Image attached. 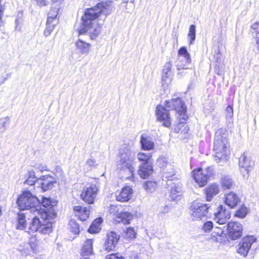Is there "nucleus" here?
<instances>
[{
	"label": "nucleus",
	"mask_w": 259,
	"mask_h": 259,
	"mask_svg": "<svg viewBox=\"0 0 259 259\" xmlns=\"http://www.w3.org/2000/svg\"><path fill=\"white\" fill-rule=\"evenodd\" d=\"M111 11V9L103 3H99L96 7L87 9L81 18V25L79 27L77 25L75 26L79 35L87 32L91 39H95L101 32L104 19Z\"/></svg>",
	"instance_id": "f257e3e1"
},
{
	"label": "nucleus",
	"mask_w": 259,
	"mask_h": 259,
	"mask_svg": "<svg viewBox=\"0 0 259 259\" xmlns=\"http://www.w3.org/2000/svg\"><path fill=\"white\" fill-rule=\"evenodd\" d=\"M56 217V213L53 210L41 211L40 214H36L33 218L27 233L30 234L38 231L43 234H50L53 230L52 221Z\"/></svg>",
	"instance_id": "f03ea898"
},
{
	"label": "nucleus",
	"mask_w": 259,
	"mask_h": 259,
	"mask_svg": "<svg viewBox=\"0 0 259 259\" xmlns=\"http://www.w3.org/2000/svg\"><path fill=\"white\" fill-rule=\"evenodd\" d=\"M135 161V153L128 146L123 145L119 151L116 162L117 169L124 172L128 173L131 177L134 178Z\"/></svg>",
	"instance_id": "7ed1b4c3"
},
{
	"label": "nucleus",
	"mask_w": 259,
	"mask_h": 259,
	"mask_svg": "<svg viewBox=\"0 0 259 259\" xmlns=\"http://www.w3.org/2000/svg\"><path fill=\"white\" fill-rule=\"evenodd\" d=\"M228 147V142L226 130L222 128L218 129L215 132L213 145L214 160L217 163L227 160Z\"/></svg>",
	"instance_id": "20e7f679"
},
{
	"label": "nucleus",
	"mask_w": 259,
	"mask_h": 259,
	"mask_svg": "<svg viewBox=\"0 0 259 259\" xmlns=\"http://www.w3.org/2000/svg\"><path fill=\"white\" fill-rule=\"evenodd\" d=\"M17 204L20 209H29L34 214H39L40 200L29 191H25L17 198Z\"/></svg>",
	"instance_id": "39448f33"
},
{
	"label": "nucleus",
	"mask_w": 259,
	"mask_h": 259,
	"mask_svg": "<svg viewBox=\"0 0 259 259\" xmlns=\"http://www.w3.org/2000/svg\"><path fill=\"white\" fill-rule=\"evenodd\" d=\"M209 206L201 202H193L190 207V213L194 221L201 220L207 216Z\"/></svg>",
	"instance_id": "423d86ee"
},
{
	"label": "nucleus",
	"mask_w": 259,
	"mask_h": 259,
	"mask_svg": "<svg viewBox=\"0 0 259 259\" xmlns=\"http://www.w3.org/2000/svg\"><path fill=\"white\" fill-rule=\"evenodd\" d=\"M164 106L169 110H175L180 115V118L186 119L187 118L186 115V107L184 103L181 98L172 99L170 101H166Z\"/></svg>",
	"instance_id": "0eeeda50"
},
{
	"label": "nucleus",
	"mask_w": 259,
	"mask_h": 259,
	"mask_svg": "<svg viewBox=\"0 0 259 259\" xmlns=\"http://www.w3.org/2000/svg\"><path fill=\"white\" fill-rule=\"evenodd\" d=\"M99 191L98 187L94 184L90 187H85L80 194L81 199L88 204H93L95 202Z\"/></svg>",
	"instance_id": "6e6552de"
},
{
	"label": "nucleus",
	"mask_w": 259,
	"mask_h": 259,
	"mask_svg": "<svg viewBox=\"0 0 259 259\" xmlns=\"http://www.w3.org/2000/svg\"><path fill=\"white\" fill-rule=\"evenodd\" d=\"M191 63V57L187 48L181 47L178 51V60L176 61V66L178 70L187 69Z\"/></svg>",
	"instance_id": "1a4fd4ad"
},
{
	"label": "nucleus",
	"mask_w": 259,
	"mask_h": 259,
	"mask_svg": "<svg viewBox=\"0 0 259 259\" xmlns=\"http://www.w3.org/2000/svg\"><path fill=\"white\" fill-rule=\"evenodd\" d=\"M227 235L232 240H236L240 238L242 234V225L236 222H231L226 226Z\"/></svg>",
	"instance_id": "9d476101"
},
{
	"label": "nucleus",
	"mask_w": 259,
	"mask_h": 259,
	"mask_svg": "<svg viewBox=\"0 0 259 259\" xmlns=\"http://www.w3.org/2000/svg\"><path fill=\"white\" fill-rule=\"evenodd\" d=\"M256 241V238L253 236L243 238L238 244L237 252L243 256H246L252 244Z\"/></svg>",
	"instance_id": "9b49d317"
},
{
	"label": "nucleus",
	"mask_w": 259,
	"mask_h": 259,
	"mask_svg": "<svg viewBox=\"0 0 259 259\" xmlns=\"http://www.w3.org/2000/svg\"><path fill=\"white\" fill-rule=\"evenodd\" d=\"M169 111L165 106L163 107L159 105L156 108V114L157 120L162 122L163 126L169 127L171 124V119L168 113Z\"/></svg>",
	"instance_id": "f8f14e48"
},
{
	"label": "nucleus",
	"mask_w": 259,
	"mask_h": 259,
	"mask_svg": "<svg viewBox=\"0 0 259 259\" xmlns=\"http://www.w3.org/2000/svg\"><path fill=\"white\" fill-rule=\"evenodd\" d=\"M57 182V179L49 175H44L38 179L37 184L42 191H48L54 187Z\"/></svg>",
	"instance_id": "ddd939ff"
},
{
	"label": "nucleus",
	"mask_w": 259,
	"mask_h": 259,
	"mask_svg": "<svg viewBox=\"0 0 259 259\" xmlns=\"http://www.w3.org/2000/svg\"><path fill=\"white\" fill-rule=\"evenodd\" d=\"M214 219L220 225H223L230 218L231 214L223 205H220L214 213Z\"/></svg>",
	"instance_id": "4468645a"
},
{
	"label": "nucleus",
	"mask_w": 259,
	"mask_h": 259,
	"mask_svg": "<svg viewBox=\"0 0 259 259\" xmlns=\"http://www.w3.org/2000/svg\"><path fill=\"white\" fill-rule=\"evenodd\" d=\"M252 162L247 156L243 154L239 159L240 170L244 177H248Z\"/></svg>",
	"instance_id": "2eb2a0df"
},
{
	"label": "nucleus",
	"mask_w": 259,
	"mask_h": 259,
	"mask_svg": "<svg viewBox=\"0 0 259 259\" xmlns=\"http://www.w3.org/2000/svg\"><path fill=\"white\" fill-rule=\"evenodd\" d=\"M172 64L170 62H166L163 68L162 72V81L167 85L171 82L172 72L171 71Z\"/></svg>",
	"instance_id": "dca6fc26"
},
{
	"label": "nucleus",
	"mask_w": 259,
	"mask_h": 259,
	"mask_svg": "<svg viewBox=\"0 0 259 259\" xmlns=\"http://www.w3.org/2000/svg\"><path fill=\"white\" fill-rule=\"evenodd\" d=\"M133 190L130 186L123 187L119 192L116 193V200L121 202L128 201L132 197Z\"/></svg>",
	"instance_id": "f3484780"
},
{
	"label": "nucleus",
	"mask_w": 259,
	"mask_h": 259,
	"mask_svg": "<svg viewBox=\"0 0 259 259\" xmlns=\"http://www.w3.org/2000/svg\"><path fill=\"white\" fill-rule=\"evenodd\" d=\"M192 176L195 182L198 184L200 186H204L208 180L207 176L202 171L201 168L195 169L192 172Z\"/></svg>",
	"instance_id": "a211bd4d"
},
{
	"label": "nucleus",
	"mask_w": 259,
	"mask_h": 259,
	"mask_svg": "<svg viewBox=\"0 0 259 259\" xmlns=\"http://www.w3.org/2000/svg\"><path fill=\"white\" fill-rule=\"evenodd\" d=\"M56 205V202L54 200H51L50 198L42 197L41 201H40L39 209L41 212H44L47 210V211L53 210L55 212L54 209L53 208V206ZM41 212H39L40 214Z\"/></svg>",
	"instance_id": "6ab92c4d"
},
{
	"label": "nucleus",
	"mask_w": 259,
	"mask_h": 259,
	"mask_svg": "<svg viewBox=\"0 0 259 259\" xmlns=\"http://www.w3.org/2000/svg\"><path fill=\"white\" fill-rule=\"evenodd\" d=\"M75 50L81 55H88L90 50L91 45L79 38L75 43Z\"/></svg>",
	"instance_id": "aec40b11"
},
{
	"label": "nucleus",
	"mask_w": 259,
	"mask_h": 259,
	"mask_svg": "<svg viewBox=\"0 0 259 259\" xmlns=\"http://www.w3.org/2000/svg\"><path fill=\"white\" fill-rule=\"evenodd\" d=\"M206 200L210 201L213 197L217 195L220 192L219 186L217 184H212L208 185L205 189Z\"/></svg>",
	"instance_id": "412c9836"
},
{
	"label": "nucleus",
	"mask_w": 259,
	"mask_h": 259,
	"mask_svg": "<svg viewBox=\"0 0 259 259\" xmlns=\"http://www.w3.org/2000/svg\"><path fill=\"white\" fill-rule=\"evenodd\" d=\"M183 189L182 184L180 183L173 184L170 189L169 196L174 200H178L180 199L183 193Z\"/></svg>",
	"instance_id": "4be33fe9"
},
{
	"label": "nucleus",
	"mask_w": 259,
	"mask_h": 259,
	"mask_svg": "<svg viewBox=\"0 0 259 259\" xmlns=\"http://www.w3.org/2000/svg\"><path fill=\"white\" fill-rule=\"evenodd\" d=\"M94 240L91 239H87L82 244L80 250L81 256H89L93 254Z\"/></svg>",
	"instance_id": "5701e85b"
},
{
	"label": "nucleus",
	"mask_w": 259,
	"mask_h": 259,
	"mask_svg": "<svg viewBox=\"0 0 259 259\" xmlns=\"http://www.w3.org/2000/svg\"><path fill=\"white\" fill-rule=\"evenodd\" d=\"M75 215L82 221H85L90 215V210L87 207L75 206L73 208Z\"/></svg>",
	"instance_id": "b1692460"
},
{
	"label": "nucleus",
	"mask_w": 259,
	"mask_h": 259,
	"mask_svg": "<svg viewBox=\"0 0 259 259\" xmlns=\"http://www.w3.org/2000/svg\"><path fill=\"white\" fill-rule=\"evenodd\" d=\"M138 174L141 178L146 179L150 176L153 172V167L152 163L141 164L139 166Z\"/></svg>",
	"instance_id": "393cba45"
},
{
	"label": "nucleus",
	"mask_w": 259,
	"mask_h": 259,
	"mask_svg": "<svg viewBox=\"0 0 259 259\" xmlns=\"http://www.w3.org/2000/svg\"><path fill=\"white\" fill-rule=\"evenodd\" d=\"M239 201V198L233 192L227 194L225 196V202L226 204L232 208L236 206Z\"/></svg>",
	"instance_id": "a878e982"
},
{
	"label": "nucleus",
	"mask_w": 259,
	"mask_h": 259,
	"mask_svg": "<svg viewBox=\"0 0 259 259\" xmlns=\"http://www.w3.org/2000/svg\"><path fill=\"white\" fill-rule=\"evenodd\" d=\"M142 148L145 150H152L154 148V143L152 138L142 135L140 140Z\"/></svg>",
	"instance_id": "bb28decb"
},
{
	"label": "nucleus",
	"mask_w": 259,
	"mask_h": 259,
	"mask_svg": "<svg viewBox=\"0 0 259 259\" xmlns=\"http://www.w3.org/2000/svg\"><path fill=\"white\" fill-rule=\"evenodd\" d=\"M227 235V231L225 226H224L223 228L215 227L212 233V236L213 237H219L220 238L219 240L217 238V242H221L223 240L225 239L226 238Z\"/></svg>",
	"instance_id": "cd10ccee"
},
{
	"label": "nucleus",
	"mask_w": 259,
	"mask_h": 259,
	"mask_svg": "<svg viewBox=\"0 0 259 259\" xmlns=\"http://www.w3.org/2000/svg\"><path fill=\"white\" fill-rule=\"evenodd\" d=\"M61 7V3L59 1H56L54 3L51 8L48 14V19L54 20L58 19V12Z\"/></svg>",
	"instance_id": "c85d7f7f"
},
{
	"label": "nucleus",
	"mask_w": 259,
	"mask_h": 259,
	"mask_svg": "<svg viewBox=\"0 0 259 259\" xmlns=\"http://www.w3.org/2000/svg\"><path fill=\"white\" fill-rule=\"evenodd\" d=\"M133 218V216L131 213L128 212H121L118 214L117 218H114V220L117 223L122 222L124 224H128Z\"/></svg>",
	"instance_id": "c756f323"
},
{
	"label": "nucleus",
	"mask_w": 259,
	"mask_h": 259,
	"mask_svg": "<svg viewBox=\"0 0 259 259\" xmlns=\"http://www.w3.org/2000/svg\"><path fill=\"white\" fill-rule=\"evenodd\" d=\"M17 220V229L22 230L25 231L26 232H27V231L30 227V224L28 226H27L25 214L23 213H18Z\"/></svg>",
	"instance_id": "7c9ffc66"
},
{
	"label": "nucleus",
	"mask_w": 259,
	"mask_h": 259,
	"mask_svg": "<svg viewBox=\"0 0 259 259\" xmlns=\"http://www.w3.org/2000/svg\"><path fill=\"white\" fill-rule=\"evenodd\" d=\"M163 172V177L167 179L168 180H171L172 179V177L175 175V170L174 166L170 163L167 165V166L164 167V169L162 170Z\"/></svg>",
	"instance_id": "2f4dec72"
},
{
	"label": "nucleus",
	"mask_w": 259,
	"mask_h": 259,
	"mask_svg": "<svg viewBox=\"0 0 259 259\" xmlns=\"http://www.w3.org/2000/svg\"><path fill=\"white\" fill-rule=\"evenodd\" d=\"M58 23V19L54 20H47L46 28L44 31L45 36H49L53 31L54 27Z\"/></svg>",
	"instance_id": "473e14b6"
},
{
	"label": "nucleus",
	"mask_w": 259,
	"mask_h": 259,
	"mask_svg": "<svg viewBox=\"0 0 259 259\" xmlns=\"http://www.w3.org/2000/svg\"><path fill=\"white\" fill-rule=\"evenodd\" d=\"M152 154L151 153L139 152L137 155V158L142 164H150L151 163L150 159L152 157Z\"/></svg>",
	"instance_id": "72a5a7b5"
},
{
	"label": "nucleus",
	"mask_w": 259,
	"mask_h": 259,
	"mask_svg": "<svg viewBox=\"0 0 259 259\" xmlns=\"http://www.w3.org/2000/svg\"><path fill=\"white\" fill-rule=\"evenodd\" d=\"M220 182L222 187L224 189H231L234 184L232 178L227 175L222 176Z\"/></svg>",
	"instance_id": "f704fd0d"
},
{
	"label": "nucleus",
	"mask_w": 259,
	"mask_h": 259,
	"mask_svg": "<svg viewBox=\"0 0 259 259\" xmlns=\"http://www.w3.org/2000/svg\"><path fill=\"white\" fill-rule=\"evenodd\" d=\"M27 179L25 183L29 185H33L36 182H37L38 179L35 176L34 171H29L26 175Z\"/></svg>",
	"instance_id": "c9c22d12"
},
{
	"label": "nucleus",
	"mask_w": 259,
	"mask_h": 259,
	"mask_svg": "<svg viewBox=\"0 0 259 259\" xmlns=\"http://www.w3.org/2000/svg\"><path fill=\"white\" fill-rule=\"evenodd\" d=\"M188 38L189 45L193 44L196 38V26L194 25H190L188 34Z\"/></svg>",
	"instance_id": "e433bc0d"
},
{
	"label": "nucleus",
	"mask_w": 259,
	"mask_h": 259,
	"mask_svg": "<svg viewBox=\"0 0 259 259\" xmlns=\"http://www.w3.org/2000/svg\"><path fill=\"white\" fill-rule=\"evenodd\" d=\"M39 241L35 236H32L29 239V242L28 243L30 245V249L33 252H36L38 250Z\"/></svg>",
	"instance_id": "4c0bfd02"
},
{
	"label": "nucleus",
	"mask_w": 259,
	"mask_h": 259,
	"mask_svg": "<svg viewBox=\"0 0 259 259\" xmlns=\"http://www.w3.org/2000/svg\"><path fill=\"white\" fill-rule=\"evenodd\" d=\"M18 249L23 255H27L30 253V245L28 243L23 242L21 243L19 245Z\"/></svg>",
	"instance_id": "58836bf2"
},
{
	"label": "nucleus",
	"mask_w": 259,
	"mask_h": 259,
	"mask_svg": "<svg viewBox=\"0 0 259 259\" xmlns=\"http://www.w3.org/2000/svg\"><path fill=\"white\" fill-rule=\"evenodd\" d=\"M250 32L252 35V36L255 38H256V42L257 44H258L259 40L258 38H259V24L257 22H255L253 23L251 27V30Z\"/></svg>",
	"instance_id": "ea45409f"
},
{
	"label": "nucleus",
	"mask_w": 259,
	"mask_h": 259,
	"mask_svg": "<svg viewBox=\"0 0 259 259\" xmlns=\"http://www.w3.org/2000/svg\"><path fill=\"white\" fill-rule=\"evenodd\" d=\"M120 238V236L117 234L116 232L113 231H111L107 233V239L110 242L114 243L115 245L118 243Z\"/></svg>",
	"instance_id": "a19ab883"
},
{
	"label": "nucleus",
	"mask_w": 259,
	"mask_h": 259,
	"mask_svg": "<svg viewBox=\"0 0 259 259\" xmlns=\"http://www.w3.org/2000/svg\"><path fill=\"white\" fill-rule=\"evenodd\" d=\"M10 117H5L0 118V134L4 133L7 130V126L10 123Z\"/></svg>",
	"instance_id": "79ce46f5"
},
{
	"label": "nucleus",
	"mask_w": 259,
	"mask_h": 259,
	"mask_svg": "<svg viewBox=\"0 0 259 259\" xmlns=\"http://www.w3.org/2000/svg\"><path fill=\"white\" fill-rule=\"evenodd\" d=\"M248 213V209L244 205H242L236 212L235 216L240 218H245Z\"/></svg>",
	"instance_id": "37998d69"
},
{
	"label": "nucleus",
	"mask_w": 259,
	"mask_h": 259,
	"mask_svg": "<svg viewBox=\"0 0 259 259\" xmlns=\"http://www.w3.org/2000/svg\"><path fill=\"white\" fill-rule=\"evenodd\" d=\"M157 184L155 182L149 181L144 183V188L148 192L152 193L153 192Z\"/></svg>",
	"instance_id": "c03bdc74"
},
{
	"label": "nucleus",
	"mask_w": 259,
	"mask_h": 259,
	"mask_svg": "<svg viewBox=\"0 0 259 259\" xmlns=\"http://www.w3.org/2000/svg\"><path fill=\"white\" fill-rule=\"evenodd\" d=\"M69 226L70 227V231L74 234H78L80 232L78 224L74 220H71L69 222Z\"/></svg>",
	"instance_id": "a18cd8bd"
},
{
	"label": "nucleus",
	"mask_w": 259,
	"mask_h": 259,
	"mask_svg": "<svg viewBox=\"0 0 259 259\" xmlns=\"http://www.w3.org/2000/svg\"><path fill=\"white\" fill-rule=\"evenodd\" d=\"M169 164V163L168 162L167 159L164 157H160L157 160V164L160 167L161 170Z\"/></svg>",
	"instance_id": "49530a36"
},
{
	"label": "nucleus",
	"mask_w": 259,
	"mask_h": 259,
	"mask_svg": "<svg viewBox=\"0 0 259 259\" xmlns=\"http://www.w3.org/2000/svg\"><path fill=\"white\" fill-rule=\"evenodd\" d=\"M116 245L112 242L106 240L104 244V249L105 250L110 251L113 250L115 248Z\"/></svg>",
	"instance_id": "de8ad7c7"
},
{
	"label": "nucleus",
	"mask_w": 259,
	"mask_h": 259,
	"mask_svg": "<svg viewBox=\"0 0 259 259\" xmlns=\"http://www.w3.org/2000/svg\"><path fill=\"white\" fill-rule=\"evenodd\" d=\"M53 172L58 179H62L63 172L60 166H57L54 169Z\"/></svg>",
	"instance_id": "09e8293b"
},
{
	"label": "nucleus",
	"mask_w": 259,
	"mask_h": 259,
	"mask_svg": "<svg viewBox=\"0 0 259 259\" xmlns=\"http://www.w3.org/2000/svg\"><path fill=\"white\" fill-rule=\"evenodd\" d=\"M126 237L130 238H134L136 237V233L133 228L129 227L126 231Z\"/></svg>",
	"instance_id": "8fccbe9b"
},
{
	"label": "nucleus",
	"mask_w": 259,
	"mask_h": 259,
	"mask_svg": "<svg viewBox=\"0 0 259 259\" xmlns=\"http://www.w3.org/2000/svg\"><path fill=\"white\" fill-rule=\"evenodd\" d=\"M105 259H124L123 256L119 253H114L106 255Z\"/></svg>",
	"instance_id": "3c124183"
},
{
	"label": "nucleus",
	"mask_w": 259,
	"mask_h": 259,
	"mask_svg": "<svg viewBox=\"0 0 259 259\" xmlns=\"http://www.w3.org/2000/svg\"><path fill=\"white\" fill-rule=\"evenodd\" d=\"M109 211L110 214H112L113 215H115L114 218H117L118 213V208L117 206L111 205L109 209Z\"/></svg>",
	"instance_id": "603ef678"
},
{
	"label": "nucleus",
	"mask_w": 259,
	"mask_h": 259,
	"mask_svg": "<svg viewBox=\"0 0 259 259\" xmlns=\"http://www.w3.org/2000/svg\"><path fill=\"white\" fill-rule=\"evenodd\" d=\"M213 228V224L211 221H207L203 225V229L205 232H209Z\"/></svg>",
	"instance_id": "864d4df0"
},
{
	"label": "nucleus",
	"mask_w": 259,
	"mask_h": 259,
	"mask_svg": "<svg viewBox=\"0 0 259 259\" xmlns=\"http://www.w3.org/2000/svg\"><path fill=\"white\" fill-rule=\"evenodd\" d=\"M100 228L97 225H92L88 229V232L90 233H97L100 230Z\"/></svg>",
	"instance_id": "5fc2aeb1"
},
{
	"label": "nucleus",
	"mask_w": 259,
	"mask_h": 259,
	"mask_svg": "<svg viewBox=\"0 0 259 259\" xmlns=\"http://www.w3.org/2000/svg\"><path fill=\"white\" fill-rule=\"evenodd\" d=\"M86 164L90 167H95L98 165V164L95 159L91 158L87 160Z\"/></svg>",
	"instance_id": "6e6d98bb"
},
{
	"label": "nucleus",
	"mask_w": 259,
	"mask_h": 259,
	"mask_svg": "<svg viewBox=\"0 0 259 259\" xmlns=\"http://www.w3.org/2000/svg\"><path fill=\"white\" fill-rule=\"evenodd\" d=\"M226 117L227 118H232L233 115V107L231 106H229L226 108Z\"/></svg>",
	"instance_id": "4d7b16f0"
},
{
	"label": "nucleus",
	"mask_w": 259,
	"mask_h": 259,
	"mask_svg": "<svg viewBox=\"0 0 259 259\" xmlns=\"http://www.w3.org/2000/svg\"><path fill=\"white\" fill-rule=\"evenodd\" d=\"M206 173H204L206 176H207L208 179L211 176L214 174V169L212 166L207 167L206 169Z\"/></svg>",
	"instance_id": "13d9d810"
},
{
	"label": "nucleus",
	"mask_w": 259,
	"mask_h": 259,
	"mask_svg": "<svg viewBox=\"0 0 259 259\" xmlns=\"http://www.w3.org/2000/svg\"><path fill=\"white\" fill-rule=\"evenodd\" d=\"M11 77V74L8 73L3 76L0 79V84L4 83L9 77Z\"/></svg>",
	"instance_id": "bf43d9fd"
},
{
	"label": "nucleus",
	"mask_w": 259,
	"mask_h": 259,
	"mask_svg": "<svg viewBox=\"0 0 259 259\" xmlns=\"http://www.w3.org/2000/svg\"><path fill=\"white\" fill-rule=\"evenodd\" d=\"M36 168L41 172L48 170L47 166L46 165L37 164L36 165Z\"/></svg>",
	"instance_id": "052dcab7"
},
{
	"label": "nucleus",
	"mask_w": 259,
	"mask_h": 259,
	"mask_svg": "<svg viewBox=\"0 0 259 259\" xmlns=\"http://www.w3.org/2000/svg\"><path fill=\"white\" fill-rule=\"evenodd\" d=\"M3 15V9L1 5V1L0 0V26L3 25V21L2 20V16Z\"/></svg>",
	"instance_id": "680f3d73"
},
{
	"label": "nucleus",
	"mask_w": 259,
	"mask_h": 259,
	"mask_svg": "<svg viewBox=\"0 0 259 259\" xmlns=\"http://www.w3.org/2000/svg\"><path fill=\"white\" fill-rule=\"evenodd\" d=\"M37 5L40 7L46 6L48 2L46 0H37Z\"/></svg>",
	"instance_id": "e2e57ef3"
},
{
	"label": "nucleus",
	"mask_w": 259,
	"mask_h": 259,
	"mask_svg": "<svg viewBox=\"0 0 259 259\" xmlns=\"http://www.w3.org/2000/svg\"><path fill=\"white\" fill-rule=\"evenodd\" d=\"M102 220L101 218H97L94 220V221L92 223V225H97V226H99L102 223Z\"/></svg>",
	"instance_id": "0e129e2a"
},
{
	"label": "nucleus",
	"mask_w": 259,
	"mask_h": 259,
	"mask_svg": "<svg viewBox=\"0 0 259 259\" xmlns=\"http://www.w3.org/2000/svg\"><path fill=\"white\" fill-rule=\"evenodd\" d=\"M80 259H90L89 256H81Z\"/></svg>",
	"instance_id": "69168bd1"
},
{
	"label": "nucleus",
	"mask_w": 259,
	"mask_h": 259,
	"mask_svg": "<svg viewBox=\"0 0 259 259\" xmlns=\"http://www.w3.org/2000/svg\"><path fill=\"white\" fill-rule=\"evenodd\" d=\"M127 2H128V0H123L122 1V3L123 4H126V3H127Z\"/></svg>",
	"instance_id": "338daca9"
},
{
	"label": "nucleus",
	"mask_w": 259,
	"mask_h": 259,
	"mask_svg": "<svg viewBox=\"0 0 259 259\" xmlns=\"http://www.w3.org/2000/svg\"><path fill=\"white\" fill-rule=\"evenodd\" d=\"M131 3H132L133 4H134V3H135V0H131Z\"/></svg>",
	"instance_id": "774afa93"
}]
</instances>
